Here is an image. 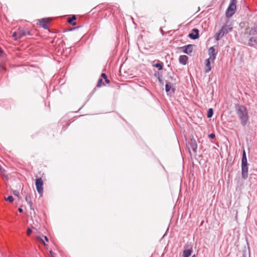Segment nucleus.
I'll list each match as a JSON object with an SVG mask.
<instances>
[{
	"label": "nucleus",
	"instance_id": "obj_35",
	"mask_svg": "<svg viewBox=\"0 0 257 257\" xmlns=\"http://www.w3.org/2000/svg\"><path fill=\"white\" fill-rule=\"evenodd\" d=\"M44 239H45V240L46 241H48V238L47 237V236H44Z\"/></svg>",
	"mask_w": 257,
	"mask_h": 257
},
{
	"label": "nucleus",
	"instance_id": "obj_13",
	"mask_svg": "<svg viewBox=\"0 0 257 257\" xmlns=\"http://www.w3.org/2000/svg\"><path fill=\"white\" fill-rule=\"evenodd\" d=\"M188 58L186 55H181L179 58V62L180 64L185 65L187 64Z\"/></svg>",
	"mask_w": 257,
	"mask_h": 257
},
{
	"label": "nucleus",
	"instance_id": "obj_3",
	"mask_svg": "<svg viewBox=\"0 0 257 257\" xmlns=\"http://www.w3.org/2000/svg\"><path fill=\"white\" fill-rule=\"evenodd\" d=\"M236 8V4L229 3V6L225 12L226 16L227 18L231 17L235 12Z\"/></svg>",
	"mask_w": 257,
	"mask_h": 257
},
{
	"label": "nucleus",
	"instance_id": "obj_34",
	"mask_svg": "<svg viewBox=\"0 0 257 257\" xmlns=\"http://www.w3.org/2000/svg\"><path fill=\"white\" fill-rule=\"evenodd\" d=\"M18 211H19V212L22 213V212H23V209L22 208H19L18 209Z\"/></svg>",
	"mask_w": 257,
	"mask_h": 257
},
{
	"label": "nucleus",
	"instance_id": "obj_12",
	"mask_svg": "<svg viewBox=\"0 0 257 257\" xmlns=\"http://www.w3.org/2000/svg\"><path fill=\"white\" fill-rule=\"evenodd\" d=\"M257 44V37H250L247 45L250 47H254Z\"/></svg>",
	"mask_w": 257,
	"mask_h": 257
},
{
	"label": "nucleus",
	"instance_id": "obj_38",
	"mask_svg": "<svg viewBox=\"0 0 257 257\" xmlns=\"http://www.w3.org/2000/svg\"><path fill=\"white\" fill-rule=\"evenodd\" d=\"M157 74H158V75H159V73H158V72L157 73H157H155V76H156Z\"/></svg>",
	"mask_w": 257,
	"mask_h": 257
},
{
	"label": "nucleus",
	"instance_id": "obj_11",
	"mask_svg": "<svg viewBox=\"0 0 257 257\" xmlns=\"http://www.w3.org/2000/svg\"><path fill=\"white\" fill-rule=\"evenodd\" d=\"M188 37L192 39L196 40L199 38V30L197 29H193L192 32L188 35Z\"/></svg>",
	"mask_w": 257,
	"mask_h": 257
},
{
	"label": "nucleus",
	"instance_id": "obj_31",
	"mask_svg": "<svg viewBox=\"0 0 257 257\" xmlns=\"http://www.w3.org/2000/svg\"><path fill=\"white\" fill-rule=\"evenodd\" d=\"M28 205H29V207L31 209H32V210L34 209V207H33V203L32 202L31 204H28Z\"/></svg>",
	"mask_w": 257,
	"mask_h": 257
},
{
	"label": "nucleus",
	"instance_id": "obj_20",
	"mask_svg": "<svg viewBox=\"0 0 257 257\" xmlns=\"http://www.w3.org/2000/svg\"><path fill=\"white\" fill-rule=\"evenodd\" d=\"M213 114V109L211 108H209L207 111V116L208 118H211Z\"/></svg>",
	"mask_w": 257,
	"mask_h": 257
},
{
	"label": "nucleus",
	"instance_id": "obj_29",
	"mask_svg": "<svg viewBox=\"0 0 257 257\" xmlns=\"http://www.w3.org/2000/svg\"><path fill=\"white\" fill-rule=\"evenodd\" d=\"M208 136L210 138L212 139H214L215 137V135L214 134H210V135H209Z\"/></svg>",
	"mask_w": 257,
	"mask_h": 257
},
{
	"label": "nucleus",
	"instance_id": "obj_41",
	"mask_svg": "<svg viewBox=\"0 0 257 257\" xmlns=\"http://www.w3.org/2000/svg\"><path fill=\"white\" fill-rule=\"evenodd\" d=\"M191 257H195V255H193V256H192Z\"/></svg>",
	"mask_w": 257,
	"mask_h": 257
},
{
	"label": "nucleus",
	"instance_id": "obj_19",
	"mask_svg": "<svg viewBox=\"0 0 257 257\" xmlns=\"http://www.w3.org/2000/svg\"><path fill=\"white\" fill-rule=\"evenodd\" d=\"M153 66L158 69L159 70H161L163 69V63L159 62L158 63L154 64Z\"/></svg>",
	"mask_w": 257,
	"mask_h": 257
},
{
	"label": "nucleus",
	"instance_id": "obj_22",
	"mask_svg": "<svg viewBox=\"0 0 257 257\" xmlns=\"http://www.w3.org/2000/svg\"><path fill=\"white\" fill-rule=\"evenodd\" d=\"M101 76L105 80V81L106 83H109L110 81L108 79L107 75L105 73H102Z\"/></svg>",
	"mask_w": 257,
	"mask_h": 257
},
{
	"label": "nucleus",
	"instance_id": "obj_32",
	"mask_svg": "<svg viewBox=\"0 0 257 257\" xmlns=\"http://www.w3.org/2000/svg\"><path fill=\"white\" fill-rule=\"evenodd\" d=\"M252 30H251L250 31H249V33L248 34H247V37H248L249 36H250L251 35L253 34V33H252Z\"/></svg>",
	"mask_w": 257,
	"mask_h": 257
},
{
	"label": "nucleus",
	"instance_id": "obj_1",
	"mask_svg": "<svg viewBox=\"0 0 257 257\" xmlns=\"http://www.w3.org/2000/svg\"><path fill=\"white\" fill-rule=\"evenodd\" d=\"M235 108L241 125L244 126L246 124L249 118L247 108L244 106L238 104H235Z\"/></svg>",
	"mask_w": 257,
	"mask_h": 257
},
{
	"label": "nucleus",
	"instance_id": "obj_24",
	"mask_svg": "<svg viewBox=\"0 0 257 257\" xmlns=\"http://www.w3.org/2000/svg\"><path fill=\"white\" fill-rule=\"evenodd\" d=\"M5 199L10 202H13L14 201V198L12 196H9L8 197H5Z\"/></svg>",
	"mask_w": 257,
	"mask_h": 257
},
{
	"label": "nucleus",
	"instance_id": "obj_37",
	"mask_svg": "<svg viewBox=\"0 0 257 257\" xmlns=\"http://www.w3.org/2000/svg\"><path fill=\"white\" fill-rule=\"evenodd\" d=\"M50 253H51V255L52 256V257H54V256H53V252H52V251H50Z\"/></svg>",
	"mask_w": 257,
	"mask_h": 257
},
{
	"label": "nucleus",
	"instance_id": "obj_28",
	"mask_svg": "<svg viewBox=\"0 0 257 257\" xmlns=\"http://www.w3.org/2000/svg\"><path fill=\"white\" fill-rule=\"evenodd\" d=\"M32 229L30 228H28L27 229V235H30L31 234V233H32Z\"/></svg>",
	"mask_w": 257,
	"mask_h": 257
},
{
	"label": "nucleus",
	"instance_id": "obj_15",
	"mask_svg": "<svg viewBox=\"0 0 257 257\" xmlns=\"http://www.w3.org/2000/svg\"><path fill=\"white\" fill-rule=\"evenodd\" d=\"M210 60H211V59L208 58L205 60V64H206V69L205 70L206 72H208L211 69V67L210 66Z\"/></svg>",
	"mask_w": 257,
	"mask_h": 257
},
{
	"label": "nucleus",
	"instance_id": "obj_39",
	"mask_svg": "<svg viewBox=\"0 0 257 257\" xmlns=\"http://www.w3.org/2000/svg\"><path fill=\"white\" fill-rule=\"evenodd\" d=\"M159 81L160 82L161 81V79L160 77L158 78Z\"/></svg>",
	"mask_w": 257,
	"mask_h": 257
},
{
	"label": "nucleus",
	"instance_id": "obj_17",
	"mask_svg": "<svg viewBox=\"0 0 257 257\" xmlns=\"http://www.w3.org/2000/svg\"><path fill=\"white\" fill-rule=\"evenodd\" d=\"M76 19V16L75 15H73L71 18L67 20V22L73 26H75L76 24L75 22H73V21L75 20Z\"/></svg>",
	"mask_w": 257,
	"mask_h": 257
},
{
	"label": "nucleus",
	"instance_id": "obj_33",
	"mask_svg": "<svg viewBox=\"0 0 257 257\" xmlns=\"http://www.w3.org/2000/svg\"><path fill=\"white\" fill-rule=\"evenodd\" d=\"M78 28V27H74V28L69 29L68 31H73V30H75Z\"/></svg>",
	"mask_w": 257,
	"mask_h": 257
},
{
	"label": "nucleus",
	"instance_id": "obj_6",
	"mask_svg": "<svg viewBox=\"0 0 257 257\" xmlns=\"http://www.w3.org/2000/svg\"><path fill=\"white\" fill-rule=\"evenodd\" d=\"M224 34H227L232 30V25L229 21H227L225 24L220 29Z\"/></svg>",
	"mask_w": 257,
	"mask_h": 257
},
{
	"label": "nucleus",
	"instance_id": "obj_14",
	"mask_svg": "<svg viewBox=\"0 0 257 257\" xmlns=\"http://www.w3.org/2000/svg\"><path fill=\"white\" fill-rule=\"evenodd\" d=\"M224 35L225 34H224V33L221 30H220L219 32L216 33L214 38L216 41H219Z\"/></svg>",
	"mask_w": 257,
	"mask_h": 257
},
{
	"label": "nucleus",
	"instance_id": "obj_5",
	"mask_svg": "<svg viewBox=\"0 0 257 257\" xmlns=\"http://www.w3.org/2000/svg\"><path fill=\"white\" fill-rule=\"evenodd\" d=\"M187 147L189 150L192 149L194 153H196L197 144L195 139L193 138L191 139L190 141L187 144Z\"/></svg>",
	"mask_w": 257,
	"mask_h": 257
},
{
	"label": "nucleus",
	"instance_id": "obj_26",
	"mask_svg": "<svg viewBox=\"0 0 257 257\" xmlns=\"http://www.w3.org/2000/svg\"><path fill=\"white\" fill-rule=\"evenodd\" d=\"M37 239L40 241L44 245H46V244L44 242V240L40 236H37Z\"/></svg>",
	"mask_w": 257,
	"mask_h": 257
},
{
	"label": "nucleus",
	"instance_id": "obj_30",
	"mask_svg": "<svg viewBox=\"0 0 257 257\" xmlns=\"http://www.w3.org/2000/svg\"><path fill=\"white\" fill-rule=\"evenodd\" d=\"M229 3L233 4H236V0H230Z\"/></svg>",
	"mask_w": 257,
	"mask_h": 257
},
{
	"label": "nucleus",
	"instance_id": "obj_16",
	"mask_svg": "<svg viewBox=\"0 0 257 257\" xmlns=\"http://www.w3.org/2000/svg\"><path fill=\"white\" fill-rule=\"evenodd\" d=\"M192 252V249H185L183 251V257H189Z\"/></svg>",
	"mask_w": 257,
	"mask_h": 257
},
{
	"label": "nucleus",
	"instance_id": "obj_23",
	"mask_svg": "<svg viewBox=\"0 0 257 257\" xmlns=\"http://www.w3.org/2000/svg\"><path fill=\"white\" fill-rule=\"evenodd\" d=\"M13 37L15 38V40H18V39H20V37H19L18 31L17 32H15L13 33Z\"/></svg>",
	"mask_w": 257,
	"mask_h": 257
},
{
	"label": "nucleus",
	"instance_id": "obj_10",
	"mask_svg": "<svg viewBox=\"0 0 257 257\" xmlns=\"http://www.w3.org/2000/svg\"><path fill=\"white\" fill-rule=\"evenodd\" d=\"M216 52L215 51V49L214 48V47H211L208 49V54L209 55V58L211 59V60L212 61H214V60L215 59L216 55Z\"/></svg>",
	"mask_w": 257,
	"mask_h": 257
},
{
	"label": "nucleus",
	"instance_id": "obj_4",
	"mask_svg": "<svg viewBox=\"0 0 257 257\" xmlns=\"http://www.w3.org/2000/svg\"><path fill=\"white\" fill-rule=\"evenodd\" d=\"M35 185L38 193L39 194H42L43 192V181L41 178H39L35 180Z\"/></svg>",
	"mask_w": 257,
	"mask_h": 257
},
{
	"label": "nucleus",
	"instance_id": "obj_27",
	"mask_svg": "<svg viewBox=\"0 0 257 257\" xmlns=\"http://www.w3.org/2000/svg\"><path fill=\"white\" fill-rule=\"evenodd\" d=\"M13 194L16 196L19 197V192L17 190H14L13 191Z\"/></svg>",
	"mask_w": 257,
	"mask_h": 257
},
{
	"label": "nucleus",
	"instance_id": "obj_7",
	"mask_svg": "<svg viewBox=\"0 0 257 257\" xmlns=\"http://www.w3.org/2000/svg\"><path fill=\"white\" fill-rule=\"evenodd\" d=\"M194 47V45L188 44L181 47L182 52L188 55H191L193 51V48Z\"/></svg>",
	"mask_w": 257,
	"mask_h": 257
},
{
	"label": "nucleus",
	"instance_id": "obj_21",
	"mask_svg": "<svg viewBox=\"0 0 257 257\" xmlns=\"http://www.w3.org/2000/svg\"><path fill=\"white\" fill-rule=\"evenodd\" d=\"M25 200L28 204H31L32 202L31 201V196L29 194L26 196Z\"/></svg>",
	"mask_w": 257,
	"mask_h": 257
},
{
	"label": "nucleus",
	"instance_id": "obj_8",
	"mask_svg": "<svg viewBox=\"0 0 257 257\" xmlns=\"http://www.w3.org/2000/svg\"><path fill=\"white\" fill-rule=\"evenodd\" d=\"M51 18H43L38 20L40 26L45 29H48V27L47 26L46 24L49 23L51 21Z\"/></svg>",
	"mask_w": 257,
	"mask_h": 257
},
{
	"label": "nucleus",
	"instance_id": "obj_25",
	"mask_svg": "<svg viewBox=\"0 0 257 257\" xmlns=\"http://www.w3.org/2000/svg\"><path fill=\"white\" fill-rule=\"evenodd\" d=\"M103 83L102 80L101 79H99L98 81L96 86L99 87L101 86V84Z\"/></svg>",
	"mask_w": 257,
	"mask_h": 257
},
{
	"label": "nucleus",
	"instance_id": "obj_18",
	"mask_svg": "<svg viewBox=\"0 0 257 257\" xmlns=\"http://www.w3.org/2000/svg\"><path fill=\"white\" fill-rule=\"evenodd\" d=\"M172 84L171 82H167L165 85V90L168 93L172 89Z\"/></svg>",
	"mask_w": 257,
	"mask_h": 257
},
{
	"label": "nucleus",
	"instance_id": "obj_2",
	"mask_svg": "<svg viewBox=\"0 0 257 257\" xmlns=\"http://www.w3.org/2000/svg\"><path fill=\"white\" fill-rule=\"evenodd\" d=\"M248 163L246 153L243 150L241 159V176L244 180H246L248 177Z\"/></svg>",
	"mask_w": 257,
	"mask_h": 257
},
{
	"label": "nucleus",
	"instance_id": "obj_9",
	"mask_svg": "<svg viewBox=\"0 0 257 257\" xmlns=\"http://www.w3.org/2000/svg\"><path fill=\"white\" fill-rule=\"evenodd\" d=\"M19 32V37H20V39L25 36H31V33L30 31L26 29L20 28L18 29Z\"/></svg>",
	"mask_w": 257,
	"mask_h": 257
},
{
	"label": "nucleus",
	"instance_id": "obj_36",
	"mask_svg": "<svg viewBox=\"0 0 257 257\" xmlns=\"http://www.w3.org/2000/svg\"><path fill=\"white\" fill-rule=\"evenodd\" d=\"M175 88H172V92L173 93H174L175 92Z\"/></svg>",
	"mask_w": 257,
	"mask_h": 257
},
{
	"label": "nucleus",
	"instance_id": "obj_40",
	"mask_svg": "<svg viewBox=\"0 0 257 257\" xmlns=\"http://www.w3.org/2000/svg\"><path fill=\"white\" fill-rule=\"evenodd\" d=\"M0 170H1V171H2V172H3V171H4V170H3H3H2V169H1V167H0Z\"/></svg>",
	"mask_w": 257,
	"mask_h": 257
}]
</instances>
